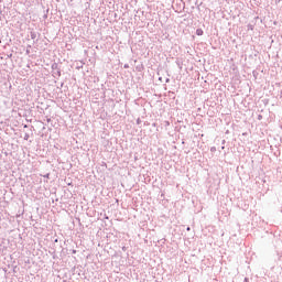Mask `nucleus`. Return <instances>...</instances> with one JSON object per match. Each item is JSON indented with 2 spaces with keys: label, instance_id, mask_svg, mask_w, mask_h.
I'll return each instance as SVG.
<instances>
[{
  "label": "nucleus",
  "instance_id": "obj_1",
  "mask_svg": "<svg viewBox=\"0 0 282 282\" xmlns=\"http://www.w3.org/2000/svg\"><path fill=\"white\" fill-rule=\"evenodd\" d=\"M196 34L197 35H204L203 29H196Z\"/></svg>",
  "mask_w": 282,
  "mask_h": 282
}]
</instances>
